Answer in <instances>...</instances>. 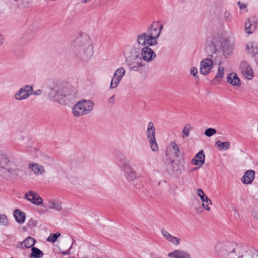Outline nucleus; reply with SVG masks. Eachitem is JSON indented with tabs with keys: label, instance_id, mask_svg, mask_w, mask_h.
Wrapping results in <instances>:
<instances>
[{
	"label": "nucleus",
	"instance_id": "1",
	"mask_svg": "<svg viewBox=\"0 0 258 258\" xmlns=\"http://www.w3.org/2000/svg\"><path fill=\"white\" fill-rule=\"evenodd\" d=\"M50 99L60 105H66L76 97L75 88L69 84H57L50 86L47 91Z\"/></svg>",
	"mask_w": 258,
	"mask_h": 258
},
{
	"label": "nucleus",
	"instance_id": "2",
	"mask_svg": "<svg viewBox=\"0 0 258 258\" xmlns=\"http://www.w3.org/2000/svg\"><path fill=\"white\" fill-rule=\"evenodd\" d=\"M72 47L78 56L83 61H88L93 56L94 48L93 40L87 33L80 31L76 40L71 44Z\"/></svg>",
	"mask_w": 258,
	"mask_h": 258
},
{
	"label": "nucleus",
	"instance_id": "3",
	"mask_svg": "<svg viewBox=\"0 0 258 258\" xmlns=\"http://www.w3.org/2000/svg\"><path fill=\"white\" fill-rule=\"evenodd\" d=\"M163 27V25L159 22L153 23L148 27L147 32L141 33L137 36V44L143 47L156 45Z\"/></svg>",
	"mask_w": 258,
	"mask_h": 258
},
{
	"label": "nucleus",
	"instance_id": "4",
	"mask_svg": "<svg viewBox=\"0 0 258 258\" xmlns=\"http://www.w3.org/2000/svg\"><path fill=\"white\" fill-rule=\"evenodd\" d=\"M237 246L232 242L220 241L215 244L214 250L221 258H234Z\"/></svg>",
	"mask_w": 258,
	"mask_h": 258
},
{
	"label": "nucleus",
	"instance_id": "5",
	"mask_svg": "<svg viewBox=\"0 0 258 258\" xmlns=\"http://www.w3.org/2000/svg\"><path fill=\"white\" fill-rule=\"evenodd\" d=\"M94 105V102L92 100H81L74 106L72 110L73 114L76 117H79L88 114L93 110Z\"/></svg>",
	"mask_w": 258,
	"mask_h": 258
},
{
	"label": "nucleus",
	"instance_id": "6",
	"mask_svg": "<svg viewBox=\"0 0 258 258\" xmlns=\"http://www.w3.org/2000/svg\"><path fill=\"white\" fill-rule=\"evenodd\" d=\"M234 258H258V251L246 245H238Z\"/></svg>",
	"mask_w": 258,
	"mask_h": 258
},
{
	"label": "nucleus",
	"instance_id": "7",
	"mask_svg": "<svg viewBox=\"0 0 258 258\" xmlns=\"http://www.w3.org/2000/svg\"><path fill=\"white\" fill-rule=\"evenodd\" d=\"M146 133L152 151L153 152L158 151L159 148L155 138V128L152 122H149Z\"/></svg>",
	"mask_w": 258,
	"mask_h": 258
},
{
	"label": "nucleus",
	"instance_id": "8",
	"mask_svg": "<svg viewBox=\"0 0 258 258\" xmlns=\"http://www.w3.org/2000/svg\"><path fill=\"white\" fill-rule=\"evenodd\" d=\"M121 172L128 181H132L137 178L136 171L128 163H125L120 166Z\"/></svg>",
	"mask_w": 258,
	"mask_h": 258
},
{
	"label": "nucleus",
	"instance_id": "9",
	"mask_svg": "<svg viewBox=\"0 0 258 258\" xmlns=\"http://www.w3.org/2000/svg\"><path fill=\"white\" fill-rule=\"evenodd\" d=\"M33 86L25 85L21 87L15 94L14 98L18 101L24 100L32 94Z\"/></svg>",
	"mask_w": 258,
	"mask_h": 258
},
{
	"label": "nucleus",
	"instance_id": "10",
	"mask_svg": "<svg viewBox=\"0 0 258 258\" xmlns=\"http://www.w3.org/2000/svg\"><path fill=\"white\" fill-rule=\"evenodd\" d=\"M234 47V44L230 39H223L221 43V48L223 55L226 58L231 57Z\"/></svg>",
	"mask_w": 258,
	"mask_h": 258
},
{
	"label": "nucleus",
	"instance_id": "11",
	"mask_svg": "<svg viewBox=\"0 0 258 258\" xmlns=\"http://www.w3.org/2000/svg\"><path fill=\"white\" fill-rule=\"evenodd\" d=\"M140 55L143 62H150L152 61L156 56L155 52L148 46L142 47Z\"/></svg>",
	"mask_w": 258,
	"mask_h": 258
},
{
	"label": "nucleus",
	"instance_id": "12",
	"mask_svg": "<svg viewBox=\"0 0 258 258\" xmlns=\"http://www.w3.org/2000/svg\"><path fill=\"white\" fill-rule=\"evenodd\" d=\"M125 62L140 56V48L135 46H127L124 51Z\"/></svg>",
	"mask_w": 258,
	"mask_h": 258
},
{
	"label": "nucleus",
	"instance_id": "13",
	"mask_svg": "<svg viewBox=\"0 0 258 258\" xmlns=\"http://www.w3.org/2000/svg\"><path fill=\"white\" fill-rule=\"evenodd\" d=\"M126 65L131 71H139L145 67V63L141 60L140 56L125 62Z\"/></svg>",
	"mask_w": 258,
	"mask_h": 258
},
{
	"label": "nucleus",
	"instance_id": "14",
	"mask_svg": "<svg viewBox=\"0 0 258 258\" xmlns=\"http://www.w3.org/2000/svg\"><path fill=\"white\" fill-rule=\"evenodd\" d=\"M240 69L243 77L247 80H251L254 77V72L251 66L245 61L241 62Z\"/></svg>",
	"mask_w": 258,
	"mask_h": 258
},
{
	"label": "nucleus",
	"instance_id": "15",
	"mask_svg": "<svg viewBox=\"0 0 258 258\" xmlns=\"http://www.w3.org/2000/svg\"><path fill=\"white\" fill-rule=\"evenodd\" d=\"M28 201L36 205H41L43 204L42 199L37 193L32 190L26 192L25 197Z\"/></svg>",
	"mask_w": 258,
	"mask_h": 258
},
{
	"label": "nucleus",
	"instance_id": "16",
	"mask_svg": "<svg viewBox=\"0 0 258 258\" xmlns=\"http://www.w3.org/2000/svg\"><path fill=\"white\" fill-rule=\"evenodd\" d=\"M213 62L210 58H205L201 62L200 72L205 76L207 75L213 67Z\"/></svg>",
	"mask_w": 258,
	"mask_h": 258
},
{
	"label": "nucleus",
	"instance_id": "17",
	"mask_svg": "<svg viewBox=\"0 0 258 258\" xmlns=\"http://www.w3.org/2000/svg\"><path fill=\"white\" fill-rule=\"evenodd\" d=\"M197 192L202 202L203 207L209 211L211 210L210 206L212 205L211 200L205 194L202 188H198Z\"/></svg>",
	"mask_w": 258,
	"mask_h": 258
},
{
	"label": "nucleus",
	"instance_id": "18",
	"mask_svg": "<svg viewBox=\"0 0 258 258\" xmlns=\"http://www.w3.org/2000/svg\"><path fill=\"white\" fill-rule=\"evenodd\" d=\"M257 26V19L251 17L247 19L245 23V31L247 34H252L256 29Z\"/></svg>",
	"mask_w": 258,
	"mask_h": 258
},
{
	"label": "nucleus",
	"instance_id": "19",
	"mask_svg": "<svg viewBox=\"0 0 258 258\" xmlns=\"http://www.w3.org/2000/svg\"><path fill=\"white\" fill-rule=\"evenodd\" d=\"M46 207L49 210L59 212L62 210L61 202L58 199H50L46 203Z\"/></svg>",
	"mask_w": 258,
	"mask_h": 258
},
{
	"label": "nucleus",
	"instance_id": "20",
	"mask_svg": "<svg viewBox=\"0 0 258 258\" xmlns=\"http://www.w3.org/2000/svg\"><path fill=\"white\" fill-rule=\"evenodd\" d=\"M161 232L163 236L169 242L174 245H178L180 242V239L171 235L168 231L164 228H162Z\"/></svg>",
	"mask_w": 258,
	"mask_h": 258
},
{
	"label": "nucleus",
	"instance_id": "21",
	"mask_svg": "<svg viewBox=\"0 0 258 258\" xmlns=\"http://www.w3.org/2000/svg\"><path fill=\"white\" fill-rule=\"evenodd\" d=\"M7 166H9L8 172L12 177L17 178L21 175V170L14 163L10 162Z\"/></svg>",
	"mask_w": 258,
	"mask_h": 258
},
{
	"label": "nucleus",
	"instance_id": "22",
	"mask_svg": "<svg viewBox=\"0 0 258 258\" xmlns=\"http://www.w3.org/2000/svg\"><path fill=\"white\" fill-rule=\"evenodd\" d=\"M168 256L170 257L174 258H190V255L187 251L180 250L176 249L172 252H169Z\"/></svg>",
	"mask_w": 258,
	"mask_h": 258
},
{
	"label": "nucleus",
	"instance_id": "23",
	"mask_svg": "<svg viewBox=\"0 0 258 258\" xmlns=\"http://www.w3.org/2000/svg\"><path fill=\"white\" fill-rule=\"evenodd\" d=\"M205 160V155L203 150H200L191 160V163L195 165L202 166Z\"/></svg>",
	"mask_w": 258,
	"mask_h": 258
},
{
	"label": "nucleus",
	"instance_id": "24",
	"mask_svg": "<svg viewBox=\"0 0 258 258\" xmlns=\"http://www.w3.org/2000/svg\"><path fill=\"white\" fill-rule=\"evenodd\" d=\"M254 177V171L251 169H249L245 172L243 176L241 179V180L244 184H248L251 183L253 181Z\"/></svg>",
	"mask_w": 258,
	"mask_h": 258
},
{
	"label": "nucleus",
	"instance_id": "25",
	"mask_svg": "<svg viewBox=\"0 0 258 258\" xmlns=\"http://www.w3.org/2000/svg\"><path fill=\"white\" fill-rule=\"evenodd\" d=\"M28 167L36 175H41L44 172L43 167L37 163H30Z\"/></svg>",
	"mask_w": 258,
	"mask_h": 258
},
{
	"label": "nucleus",
	"instance_id": "26",
	"mask_svg": "<svg viewBox=\"0 0 258 258\" xmlns=\"http://www.w3.org/2000/svg\"><path fill=\"white\" fill-rule=\"evenodd\" d=\"M227 82L233 86H239L240 80L236 73H232L227 76Z\"/></svg>",
	"mask_w": 258,
	"mask_h": 258
},
{
	"label": "nucleus",
	"instance_id": "27",
	"mask_svg": "<svg viewBox=\"0 0 258 258\" xmlns=\"http://www.w3.org/2000/svg\"><path fill=\"white\" fill-rule=\"evenodd\" d=\"M246 50L249 54L255 55L258 52L257 44L253 41L248 42L246 45Z\"/></svg>",
	"mask_w": 258,
	"mask_h": 258
},
{
	"label": "nucleus",
	"instance_id": "28",
	"mask_svg": "<svg viewBox=\"0 0 258 258\" xmlns=\"http://www.w3.org/2000/svg\"><path fill=\"white\" fill-rule=\"evenodd\" d=\"M14 217L17 222L20 224H23L25 220V215L24 212L20 210H16L14 214Z\"/></svg>",
	"mask_w": 258,
	"mask_h": 258
},
{
	"label": "nucleus",
	"instance_id": "29",
	"mask_svg": "<svg viewBox=\"0 0 258 258\" xmlns=\"http://www.w3.org/2000/svg\"><path fill=\"white\" fill-rule=\"evenodd\" d=\"M224 70V67L219 64L218 71L214 79V81L217 82L218 84H219L223 78Z\"/></svg>",
	"mask_w": 258,
	"mask_h": 258
},
{
	"label": "nucleus",
	"instance_id": "30",
	"mask_svg": "<svg viewBox=\"0 0 258 258\" xmlns=\"http://www.w3.org/2000/svg\"><path fill=\"white\" fill-rule=\"evenodd\" d=\"M220 41L218 38H213L209 42V46L211 48V51H216L219 47Z\"/></svg>",
	"mask_w": 258,
	"mask_h": 258
},
{
	"label": "nucleus",
	"instance_id": "31",
	"mask_svg": "<svg viewBox=\"0 0 258 258\" xmlns=\"http://www.w3.org/2000/svg\"><path fill=\"white\" fill-rule=\"evenodd\" d=\"M125 74V69L122 67H120L117 69L114 72L113 76L120 80L121 81L122 79L124 77V75Z\"/></svg>",
	"mask_w": 258,
	"mask_h": 258
},
{
	"label": "nucleus",
	"instance_id": "32",
	"mask_svg": "<svg viewBox=\"0 0 258 258\" xmlns=\"http://www.w3.org/2000/svg\"><path fill=\"white\" fill-rule=\"evenodd\" d=\"M9 163L10 160L7 155L0 151V167L5 168Z\"/></svg>",
	"mask_w": 258,
	"mask_h": 258
},
{
	"label": "nucleus",
	"instance_id": "33",
	"mask_svg": "<svg viewBox=\"0 0 258 258\" xmlns=\"http://www.w3.org/2000/svg\"><path fill=\"white\" fill-rule=\"evenodd\" d=\"M216 145L221 150H226L230 148V144L229 142H221L218 141L216 143Z\"/></svg>",
	"mask_w": 258,
	"mask_h": 258
},
{
	"label": "nucleus",
	"instance_id": "34",
	"mask_svg": "<svg viewBox=\"0 0 258 258\" xmlns=\"http://www.w3.org/2000/svg\"><path fill=\"white\" fill-rule=\"evenodd\" d=\"M31 250L32 253L30 255L31 257L40 258L43 255L42 251L35 247H32Z\"/></svg>",
	"mask_w": 258,
	"mask_h": 258
},
{
	"label": "nucleus",
	"instance_id": "35",
	"mask_svg": "<svg viewBox=\"0 0 258 258\" xmlns=\"http://www.w3.org/2000/svg\"><path fill=\"white\" fill-rule=\"evenodd\" d=\"M192 130V127L189 124H187L183 128L182 138L184 139L189 136V132Z\"/></svg>",
	"mask_w": 258,
	"mask_h": 258
},
{
	"label": "nucleus",
	"instance_id": "36",
	"mask_svg": "<svg viewBox=\"0 0 258 258\" xmlns=\"http://www.w3.org/2000/svg\"><path fill=\"white\" fill-rule=\"evenodd\" d=\"M35 243V239L31 237H27L22 243V244L27 248L32 247Z\"/></svg>",
	"mask_w": 258,
	"mask_h": 258
},
{
	"label": "nucleus",
	"instance_id": "37",
	"mask_svg": "<svg viewBox=\"0 0 258 258\" xmlns=\"http://www.w3.org/2000/svg\"><path fill=\"white\" fill-rule=\"evenodd\" d=\"M170 146L171 148L172 149L173 151L174 152V155L175 157H178L180 156V152L179 149L178 148V145L174 142H172Z\"/></svg>",
	"mask_w": 258,
	"mask_h": 258
},
{
	"label": "nucleus",
	"instance_id": "38",
	"mask_svg": "<svg viewBox=\"0 0 258 258\" xmlns=\"http://www.w3.org/2000/svg\"><path fill=\"white\" fill-rule=\"evenodd\" d=\"M233 16L228 11H225L223 14V19L226 22H231L233 20Z\"/></svg>",
	"mask_w": 258,
	"mask_h": 258
},
{
	"label": "nucleus",
	"instance_id": "39",
	"mask_svg": "<svg viewBox=\"0 0 258 258\" xmlns=\"http://www.w3.org/2000/svg\"><path fill=\"white\" fill-rule=\"evenodd\" d=\"M120 82L121 81L120 80L112 76L109 86V88L111 89L116 88L118 86Z\"/></svg>",
	"mask_w": 258,
	"mask_h": 258
},
{
	"label": "nucleus",
	"instance_id": "40",
	"mask_svg": "<svg viewBox=\"0 0 258 258\" xmlns=\"http://www.w3.org/2000/svg\"><path fill=\"white\" fill-rule=\"evenodd\" d=\"M60 236L59 232L56 233H50L49 236L47 238V241L51 242H54L56 241L57 238Z\"/></svg>",
	"mask_w": 258,
	"mask_h": 258
},
{
	"label": "nucleus",
	"instance_id": "41",
	"mask_svg": "<svg viewBox=\"0 0 258 258\" xmlns=\"http://www.w3.org/2000/svg\"><path fill=\"white\" fill-rule=\"evenodd\" d=\"M217 133L216 130L213 128H209L205 130V135L208 137H210L213 135L216 134Z\"/></svg>",
	"mask_w": 258,
	"mask_h": 258
},
{
	"label": "nucleus",
	"instance_id": "42",
	"mask_svg": "<svg viewBox=\"0 0 258 258\" xmlns=\"http://www.w3.org/2000/svg\"><path fill=\"white\" fill-rule=\"evenodd\" d=\"M9 224L8 219L5 215H0V225L6 226Z\"/></svg>",
	"mask_w": 258,
	"mask_h": 258
},
{
	"label": "nucleus",
	"instance_id": "43",
	"mask_svg": "<svg viewBox=\"0 0 258 258\" xmlns=\"http://www.w3.org/2000/svg\"><path fill=\"white\" fill-rule=\"evenodd\" d=\"M198 69L196 67H192L190 70V74L194 77L197 78Z\"/></svg>",
	"mask_w": 258,
	"mask_h": 258
},
{
	"label": "nucleus",
	"instance_id": "44",
	"mask_svg": "<svg viewBox=\"0 0 258 258\" xmlns=\"http://www.w3.org/2000/svg\"><path fill=\"white\" fill-rule=\"evenodd\" d=\"M237 5L239 6V9L241 10H245L247 8V4L241 3L240 1H238L237 3Z\"/></svg>",
	"mask_w": 258,
	"mask_h": 258
},
{
	"label": "nucleus",
	"instance_id": "45",
	"mask_svg": "<svg viewBox=\"0 0 258 258\" xmlns=\"http://www.w3.org/2000/svg\"><path fill=\"white\" fill-rule=\"evenodd\" d=\"M115 96L113 95L108 99V103L111 105H112L115 102Z\"/></svg>",
	"mask_w": 258,
	"mask_h": 258
},
{
	"label": "nucleus",
	"instance_id": "46",
	"mask_svg": "<svg viewBox=\"0 0 258 258\" xmlns=\"http://www.w3.org/2000/svg\"><path fill=\"white\" fill-rule=\"evenodd\" d=\"M42 91L40 89L37 90L35 91H32V94L34 95H40L42 94Z\"/></svg>",
	"mask_w": 258,
	"mask_h": 258
},
{
	"label": "nucleus",
	"instance_id": "47",
	"mask_svg": "<svg viewBox=\"0 0 258 258\" xmlns=\"http://www.w3.org/2000/svg\"><path fill=\"white\" fill-rule=\"evenodd\" d=\"M92 0H81V3L83 4H86L90 3Z\"/></svg>",
	"mask_w": 258,
	"mask_h": 258
},
{
	"label": "nucleus",
	"instance_id": "48",
	"mask_svg": "<svg viewBox=\"0 0 258 258\" xmlns=\"http://www.w3.org/2000/svg\"><path fill=\"white\" fill-rule=\"evenodd\" d=\"M28 224L29 225H33V226H35L36 225L35 222L33 220H30L28 222Z\"/></svg>",
	"mask_w": 258,
	"mask_h": 258
},
{
	"label": "nucleus",
	"instance_id": "49",
	"mask_svg": "<svg viewBox=\"0 0 258 258\" xmlns=\"http://www.w3.org/2000/svg\"><path fill=\"white\" fill-rule=\"evenodd\" d=\"M4 38L3 36L0 34V46L2 45L3 43Z\"/></svg>",
	"mask_w": 258,
	"mask_h": 258
},
{
	"label": "nucleus",
	"instance_id": "50",
	"mask_svg": "<svg viewBox=\"0 0 258 258\" xmlns=\"http://www.w3.org/2000/svg\"><path fill=\"white\" fill-rule=\"evenodd\" d=\"M62 253H63V254H66V255H67V254H70V252H69V251H65V252H62Z\"/></svg>",
	"mask_w": 258,
	"mask_h": 258
},
{
	"label": "nucleus",
	"instance_id": "51",
	"mask_svg": "<svg viewBox=\"0 0 258 258\" xmlns=\"http://www.w3.org/2000/svg\"><path fill=\"white\" fill-rule=\"evenodd\" d=\"M255 218H256L258 219V213H256L255 215L254 216Z\"/></svg>",
	"mask_w": 258,
	"mask_h": 258
}]
</instances>
